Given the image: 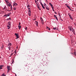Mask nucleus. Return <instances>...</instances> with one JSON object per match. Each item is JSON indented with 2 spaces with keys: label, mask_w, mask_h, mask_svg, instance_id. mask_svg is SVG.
Wrapping results in <instances>:
<instances>
[{
  "label": "nucleus",
  "mask_w": 76,
  "mask_h": 76,
  "mask_svg": "<svg viewBox=\"0 0 76 76\" xmlns=\"http://www.w3.org/2000/svg\"><path fill=\"white\" fill-rule=\"evenodd\" d=\"M15 35H16V36L17 38L16 39H18V38H19V34L15 33Z\"/></svg>",
  "instance_id": "1"
},
{
  "label": "nucleus",
  "mask_w": 76,
  "mask_h": 76,
  "mask_svg": "<svg viewBox=\"0 0 76 76\" xmlns=\"http://www.w3.org/2000/svg\"><path fill=\"white\" fill-rule=\"evenodd\" d=\"M69 29L71 31H73L72 30V29H73V28L72 26L69 27Z\"/></svg>",
  "instance_id": "2"
},
{
  "label": "nucleus",
  "mask_w": 76,
  "mask_h": 76,
  "mask_svg": "<svg viewBox=\"0 0 76 76\" xmlns=\"http://www.w3.org/2000/svg\"><path fill=\"white\" fill-rule=\"evenodd\" d=\"M9 16V14L8 13L7 14H5V15H4V17H7V16Z\"/></svg>",
  "instance_id": "3"
},
{
  "label": "nucleus",
  "mask_w": 76,
  "mask_h": 76,
  "mask_svg": "<svg viewBox=\"0 0 76 76\" xmlns=\"http://www.w3.org/2000/svg\"><path fill=\"white\" fill-rule=\"evenodd\" d=\"M7 69H8V72H9V71L10 70V67L9 66H7Z\"/></svg>",
  "instance_id": "4"
},
{
  "label": "nucleus",
  "mask_w": 76,
  "mask_h": 76,
  "mask_svg": "<svg viewBox=\"0 0 76 76\" xmlns=\"http://www.w3.org/2000/svg\"><path fill=\"white\" fill-rule=\"evenodd\" d=\"M40 19L41 20V22L42 23H44V20H43V19H42V18H40Z\"/></svg>",
  "instance_id": "5"
},
{
  "label": "nucleus",
  "mask_w": 76,
  "mask_h": 76,
  "mask_svg": "<svg viewBox=\"0 0 76 76\" xmlns=\"http://www.w3.org/2000/svg\"><path fill=\"white\" fill-rule=\"evenodd\" d=\"M8 25H9L10 26H11V22H10V21L8 22Z\"/></svg>",
  "instance_id": "6"
},
{
  "label": "nucleus",
  "mask_w": 76,
  "mask_h": 76,
  "mask_svg": "<svg viewBox=\"0 0 76 76\" xmlns=\"http://www.w3.org/2000/svg\"><path fill=\"white\" fill-rule=\"evenodd\" d=\"M7 27L8 28L7 29H10V27H11V26H10L9 25H7Z\"/></svg>",
  "instance_id": "7"
},
{
  "label": "nucleus",
  "mask_w": 76,
  "mask_h": 76,
  "mask_svg": "<svg viewBox=\"0 0 76 76\" xmlns=\"http://www.w3.org/2000/svg\"><path fill=\"white\" fill-rule=\"evenodd\" d=\"M4 65H0V69H2V68L3 67Z\"/></svg>",
  "instance_id": "8"
},
{
  "label": "nucleus",
  "mask_w": 76,
  "mask_h": 76,
  "mask_svg": "<svg viewBox=\"0 0 76 76\" xmlns=\"http://www.w3.org/2000/svg\"><path fill=\"white\" fill-rule=\"evenodd\" d=\"M46 7V9L47 10H49V8H48V6H46L45 7Z\"/></svg>",
  "instance_id": "9"
},
{
  "label": "nucleus",
  "mask_w": 76,
  "mask_h": 76,
  "mask_svg": "<svg viewBox=\"0 0 76 76\" xmlns=\"http://www.w3.org/2000/svg\"><path fill=\"white\" fill-rule=\"evenodd\" d=\"M12 45V43H8V46H9V47H10Z\"/></svg>",
  "instance_id": "10"
},
{
  "label": "nucleus",
  "mask_w": 76,
  "mask_h": 76,
  "mask_svg": "<svg viewBox=\"0 0 76 76\" xmlns=\"http://www.w3.org/2000/svg\"><path fill=\"white\" fill-rule=\"evenodd\" d=\"M67 7H68V9H69V10H72V9H71V8H70V7H69V6H67Z\"/></svg>",
  "instance_id": "11"
},
{
  "label": "nucleus",
  "mask_w": 76,
  "mask_h": 76,
  "mask_svg": "<svg viewBox=\"0 0 76 76\" xmlns=\"http://www.w3.org/2000/svg\"><path fill=\"white\" fill-rule=\"evenodd\" d=\"M35 22H36V26H38V22L37 21H35Z\"/></svg>",
  "instance_id": "12"
},
{
  "label": "nucleus",
  "mask_w": 76,
  "mask_h": 76,
  "mask_svg": "<svg viewBox=\"0 0 76 76\" xmlns=\"http://www.w3.org/2000/svg\"><path fill=\"white\" fill-rule=\"evenodd\" d=\"M17 5H18V4H17V3H13V5L14 6H17Z\"/></svg>",
  "instance_id": "13"
},
{
  "label": "nucleus",
  "mask_w": 76,
  "mask_h": 76,
  "mask_svg": "<svg viewBox=\"0 0 76 76\" xmlns=\"http://www.w3.org/2000/svg\"><path fill=\"white\" fill-rule=\"evenodd\" d=\"M54 17H55L56 18V20H58V19L57 18V16L56 15H54Z\"/></svg>",
  "instance_id": "14"
},
{
  "label": "nucleus",
  "mask_w": 76,
  "mask_h": 76,
  "mask_svg": "<svg viewBox=\"0 0 76 76\" xmlns=\"http://www.w3.org/2000/svg\"><path fill=\"white\" fill-rule=\"evenodd\" d=\"M46 28H47V29H48V30H49V31H50V28L48 27V26H47V27H46Z\"/></svg>",
  "instance_id": "15"
},
{
  "label": "nucleus",
  "mask_w": 76,
  "mask_h": 76,
  "mask_svg": "<svg viewBox=\"0 0 76 76\" xmlns=\"http://www.w3.org/2000/svg\"><path fill=\"white\" fill-rule=\"evenodd\" d=\"M70 14L69 13H68V15L69 16V18H71L72 17V16H71V15H70Z\"/></svg>",
  "instance_id": "16"
},
{
  "label": "nucleus",
  "mask_w": 76,
  "mask_h": 76,
  "mask_svg": "<svg viewBox=\"0 0 76 76\" xmlns=\"http://www.w3.org/2000/svg\"><path fill=\"white\" fill-rule=\"evenodd\" d=\"M53 29L54 30H56V29H57V28H53Z\"/></svg>",
  "instance_id": "17"
},
{
  "label": "nucleus",
  "mask_w": 76,
  "mask_h": 76,
  "mask_svg": "<svg viewBox=\"0 0 76 76\" xmlns=\"http://www.w3.org/2000/svg\"><path fill=\"white\" fill-rule=\"evenodd\" d=\"M49 4L50 5V6H51L52 8V7H53V5L51 3H50Z\"/></svg>",
  "instance_id": "18"
},
{
  "label": "nucleus",
  "mask_w": 76,
  "mask_h": 76,
  "mask_svg": "<svg viewBox=\"0 0 76 76\" xmlns=\"http://www.w3.org/2000/svg\"><path fill=\"white\" fill-rule=\"evenodd\" d=\"M10 5L9 6V7H10V6H11V7H11V10H12V5H10Z\"/></svg>",
  "instance_id": "19"
},
{
  "label": "nucleus",
  "mask_w": 76,
  "mask_h": 76,
  "mask_svg": "<svg viewBox=\"0 0 76 76\" xmlns=\"http://www.w3.org/2000/svg\"><path fill=\"white\" fill-rule=\"evenodd\" d=\"M18 27H19V29L21 28V26H18Z\"/></svg>",
  "instance_id": "20"
},
{
  "label": "nucleus",
  "mask_w": 76,
  "mask_h": 76,
  "mask_svg": "<svg viewBox=\"0 0 76 76\" xmlns=\"http://www.w3.org/2000/svg\"><path fill=\"white\" fill-rule=\"evenodd\" d=\"M31 12H28V14L29 16H31Z\"/></svg>",
  "instance_id": "21"
},
{
  "label": "nucleus",
  "mask_w": 76,
  "mask_h": 76,
  "mask_svg": "<svg viewBox=\"0 0 76 76\" xmlns=\"http://www.w3.org/2000/svg\"><path fill=\"white\" fill-rule=\"evenodd\" d=\"M42 7H43V9H45V7H44V5H42Z\"/></svg>",
  "instance_id": "22"
},
{
  "label": "nucleus",
  "mask_w": 76,
  "mask_h": 76,
  "mask_svg": "<svg viewBox=\"0 0 76 76\" xmlns=\"http://www.w3.org/2000/svg\"><path fill=\"white\" fill-rule=\"evenodd\" d=\"M28 12L31 13V11L30 9L29 10Z\"/></svg>",
  "instance_id": "23"
},
{
  "label": "nucleus",
  "mask_w": 76,
  "mask_h": 76,
  "mask_svg": "<svg viewBox=\"0 0 76 76\" xmlns=\"http://www.w3.org/2000/svg\"><path fill=\"white\" fill-rule=\"evenodd\" d=\"M9 49V50L10 51V49L11 48V47H8Z\"/></svg>",
  "instance_id": "24"
},
{
  "label": "nucleus",
  "mask_w": 76,
  "mask_h": 76,
  "mask_svg": "<svg viewBox=\"0 0 76 76\" xmlns=\"http://www.w3.org/2000/svg\"><path fill=\"white\" fill-rule=\"evenodd\" d=\"M27 7L28 8V7H29V4L27 5Z\"/></svg>",
  "instance_id": "25"
},
{
  "label": "nucleus",
  "mask_w": 76,
  "mask_h": 76,
  "mask_svg": "<svg viewBox=\"0 0 76 76\" xmlns=\"http://www.w3.org/2000/svg\"><path fill=\"white\" fill-rule=\"evenodd\" d=\"M52 8L53 9V12H54V8L53 7H52Z\"/></svg>",
  "instance_id": "26"
},
{
  "label": "nucleus",
  "mask_w": 76,
  "mask_h": 76,
  "mask_svg": "<svg viewBox=\"0 0 76 76\" xmlns=\"http://www.w3.org/2000/svg\"><path fill=\"white\" fill-rule=\"evenodd\" d=\"M3 13H4V14H6V12H4V11H3Z\"/></svg>",
  "instance_id": "27"
},
{
  "label": "nucleus",
  "mask_w": 76,
  "mask_h": 76,
  "mask_svg": "<svg viewBox=\"0 0 76 76\" xmlns=\"http://www.w3.org/2000/svg\"><path fill=\"white\" fill-rule=\"evenodd\" d=\"M13 53H12V54H11L10 55V57H11V56H12V55H13Z\"/></svg>",
  "instance_id": "28"
},
{
  "label": "nucleus",
  "mask_w": 76,
  "mask_h": 76,
  "mask_svg": "<svg viewBox=\"0 0 76 76\" xmlns=\"http://www.w3.org/2000/svg\"><path fill=\"white\" fill-rule=\"evenodd\" d=\"M38 8L40 10H41V9L39 8V7L38 6Z\"/></svg>",
  "instance_id": "29"
},
{
  "label": "nucleus",
  "mask_w": 76,
  "mask_h": 76,
  "mask_svg": "<svg viewBox=\"0 0 76 76\" xmlns=\"http://www.w3.org/2000/svg\"><path fill=\"white\" fill-rule=\"evenodd\" d=\"M70 19H71V20H73V18L71 17H70Z\"/></svg>",
  "instance_id": "30"
},
{
  "label": "nucleus",
  "mask_w": 76,
  "mask_h": 76,
  "mask_svg": "<svg viewBox=\"0 0 76 76\" xmlns=\"http://www.w3.org/2000/svg\"><path fill=\"white\" fill-rule=\"evenodd\" d=\"M25 30H27V27H26V28H25Z\"/></svg>",
  "instance_id": "31"
},
{
  "label": "nucleus",
  "mask_w": 76,
  "mask_h": 76,
  "mask_svg": "<svg viewBox=\"0 0 76 76\" xmlns=\"http://www.w3.org/2000/svg\"><path fill=\"white\" fill-rule=\"evenodd\" d=\"M40 4L42 5H42H43V4H42V3L41 2H40Z\"/></svg>",
  "instance_id": "32"
},
{
  "label": "nucleus",
  "mask_w": 76,
  "mask_h": 76,
  "mask_svg": "<svg viewBox=\"0 0 76 76\" xmlns=\"http://www.w3.org/2000/svg\"><path fill=\"white\" fill-rule=\"evenodd\" d=\"M6 6H5L4 9H6Z\"/></svg>",
  "instance_id": "33"
},
{
  "label": "nucleus",
  "mask_w": 76,
  "mask_h": 76,
  "mask_svg": "<svg viewBox=\"0 0 76 76\" xmlns=\"http://www.w3.org/2000/svg\"><path fill=\"white\" fill-rule=\"evenodd\" d=\"M20 22L19 23V24L18 26H20Z\"/></svg>",
  "instance_id": "34"
},
{
  "label": "nucleus",
  "mask_w": 76,
  "mask_h": 76,
  "mask_svg": "<svg viewBox=\"0 0 76 76\" xmlns=\"http://www.w3.org/2000/svg\"><path fill=\"white\" fill-rule=\"evenodd\" d=\"M13 62H14V61L13 60V61L12 62V64H13Z\"/></svg>",
  "instance_id": "35"
},
{
  "label": "nucleus",
  "mask_w": 76,
  "mask_h": 76,
  "mask_svg": "<svg viewBox=\"0 0 76 76\" xmlns=\"http://www.w3.org/2000/svg\"><path fill=\"white\" fill-rule=\"evenodd\" d=\"M14 10H16V8H14Z\"/></svg>",
  "instance_id": "36"
},
{
  "label": "nucleus",
  "mask_w": 76,
  "mask_h": 76,
  "mask_svg": "<svg viewBox=\"0 0 76 76\" xmlns=\"http://www.w3.org/2000/svg\"><path fill=\"white\" fill-rule=\"evenodd\" d=\"M8 14H9V15L11 14V13L10 12V13H8Z\"/></svg>",
  "instance_id": "37"
},
{
  "label": "nucleus",
  "mask_w": 76,
  "mask_h": 76,
  "mask_svg": "<svg viewBox=\"0 0 76 76\" xmlns=\"http://www.w3.org/2000/svg\"><path fill=\"white\" fill-rule=\"evenodd\" d=\"M7 20H9V18H8L7 19Z\"/></svg>",
  "instance_id": "38"
},
{
  "label": "nucleus",
  "mask_w": 76,
  "mask_h": 76,
  "mask_svg": "<svg viewBox=\"0 0 76 76\" xmlns=\"http://www.w3.org/2000/svg\"><path fill=\"white\" fill-rule=\"evenodd\" d=\"M65 5H66V7H67V6H68L67 5V4H65Z\"/></svg>",
  "instance_id": "39"
},
{
  "label": "nucleus",
  "mask_w": 76,
  "mask_h": 76,
  "mask_svg": "<svg viewBox=\"0 0 76 76\" xmlns=\"http://www.w3.org/2000/svg\"><path fill=\"white\" fill-rule=\"evenodd\" d=\"M44 6H46V4L44 3Z\"/></svg>",
  "instance_id": "40"
},
{
  "label": "nucleus",
  "mask_w": 76,
  "mask_h": 76,
  "mask_svg": "<svg viewBox=\"0 0 76 76\" xmlns=\"http://www.w3.org/2000/svg\"><path fill=\"white\" fill-rule=\"evenodd\" d=\"M28 10H29V9H30V8H28Z\"/></svg>",
  "instance_id": "41"
},
{
  "label": "nucleus",
  "mask_w": 76,
  "mask_h": 76,
  "mask_svg": "<svg viewBox=\"0 0 76 76\" xmlns=\"http://www.w3.org/2000/svg\"><path fill=\"white\" fill-rule=\"evenodd\" d=\"M59 16H60H60H61V15H60V14H59Z\"/></svg>",
  "instance_id": "42"
},
{
  "label": "nucleus",
  "mask_w": 76,
  "mask_h": 76,
  "mask_svg": "<svg viewBox=\"0 0 76 76\" xmlns=\"http://www.w3.org/2000/svg\"><path fill=\"white\" fill-rule=\"evenodd\" d=\"M9 19H10V20H11V18H9Z\"/></svg>",
  "instance_id": "43"
},
{
  "label": "nucleus",
  "mask_w": 76,
  "mask_h": 76,
  "mask_svg": "<svg viewBox=\"0 0 76 76\" xmlns=\"http://www.w3.org/2000/svg\"><path fill=\"white\" fill-rule=\"evenodd\" d=\"M55 13H56V14H57V12H55Z\"/></svg>",
  "instance_id": "44"
},
{
  "label": "nucleus",
  "mask_w": 76,
  "mask_h": 76,
  "mask_svg": "<svg viewBox=\"0 0 76 76\" xmlns=\"http://www.w3.org/2000/svg\"><path fill=\"white\" fill-rule=\"evenodd\" d=\"M15 53H16V51L15 50Z\"/></svg>",
  "instance_id": "45"
},
{
  "label": "nucleus",
  "mask_w": 76,
  "mask_h": 76,
  "mask_svg": "<svg viewBox=\"0 0 76 76\" xmlns=\"http://www.w3.org/2000/svg\"><path fill=\"white\" fill-rule=\"evenodd\" d=\"M3 46H2V48H3Z\"/></svg>",
  "instance_id": "46"
},
{
  "label": "nucleus",
  "mask_w": 76,
  "mask_h": 76,
  "mask_svg": "<svg viewBox=\"0 0 76 76\" xmlns=\"http://www.w3.org/2000/svg\"><path fill=\"white\" fill-rule=\"evenodd\" d=\"M74 53L75 54H76V52H74Z\"/></svg>",
  "instance_id": "47"
},
{
  "label": "nucleus",
  "mask_w": 76,
  "mask_h": 76,
  "mask_svg": "<svg viewBox=\"0 0 76 76\" xmlns=\"http://www.w3.org/2000/svg\"><path fill=\"white\" fill-rule=\"evenodd\" d=\"M71 54H73V53H71Z\"/></svg>",
  "instance_id": "48"
},
{
  "label": "nucleus",
  "mask_w": 76,
  "mask_h": 76,
  "mask_svg": "<svg viewBox=\"0 0 76 76\" xmlns=\"http://www.w3.org/2000/svg\"><path fill=\"white\" fill-rule=\"evenodd\" d=\"M72 30H74V29H73V28L72 29Z\"/></svg>",
  "instance_id": "49"
},
{
  "label": "nucleus",
  "mask_w": 76,
  "mask_h": 76,
  "mask_svg": "<svg viewBox=\"0 0 76 76\" xmlns=\"http://www.w3.org/2000/svg\"><path fill=\"white\" fill-rule=\"evenodd\" d=\"M74 5H75V6H76V4H74Z\"/></svg>",
  "instance_id": "50"
},
{
  "label": "nucleus",
  "mask_w": 76,
  "mask_h": 76,
  "mask_svg": "<svg viewBox=\"0 0 76 76\" xmlns=\"http://www.w3.org/2000/svg\"><path fill=\"white\" fill-rule=\"evenodd\" d=\"M35 2H37V1H36Z\"/></svg>",
  "instance_id": "51"
},
{
  "label": "nucleus",
  "mask_w": 76,
  "mask_h": 76,
  "mask_svg": "<svg viewBox=\"0 0 76 76\" xmlns=\"http://www.w3.org/2000/svg\"><path fill=\"white\" fill-rule=\"evenodd\" d=\"M75 56H76V54H75Z\"/></svg>",
  "instance_id": "52"
},
{
  "label": "nucleus",
  "mask_w": 76,
  "mask_h": 76,
  "mask_svg": "<svg viewBox=\"0 0 76 76\" xmlns=\"http://www.w3.org/2000/svg\"><path fill=\"white\" fill-rule=\"evenodd\" d=\"M15 76H17L16 75V74H15Z\"/></svg>",
  "instance_id": "53"
},
{
  "label": "nucleus",
  "mask_w": 76,
  "mask_h": 76,
  "mask_svg": "<svg viewBox=\"0 0 76 76\" xmlns=\"http://www.w3.org/2000/svg\"><path fill=\"white\" fill-rule=\"evenodd\" d=\"M0 13L1 14V12H0Z\"/></svg>",
  "instance_id": "54"
},
{
  "label": "nucleus",
  "mask_w": 76,
  "mask_h": 76,
  "mask_svg": "<svg viewBox=\"0 0 76 76\" xmlns=\"http://www.w3.org/2000/svg\"><path fill=\"white\" fill-rule=\"evenodd\" d=\"M7 10V11H9V10Z\"/></svg>",
  "instance_id": "55"
},
{
  "label": "nucleus",
  "mask_w": 76,
  "mask_h": 76,
  "mask_svg": "<svg viewBox=\"0 0 76 76\" xmlns=\"http://www.w3.org/2000/svg\"><path fill=\"white\" fill-rule=\"evenodd\" d=\"M37 0V1H38V0Z\"/></svg>",
  "instance_id": "56"
},
{
  "label": "nucleus",
  "mask_w": 76,
  "mask_h": 76,
  "mask_svg": "<svg viewBox=\"0 0 76 76\" xmlns=\"http://www.w3.org/2000/svg\"><path fill=\"white\" fill-rule=\"evenodd\" d=\"M9 12H10V11L9 10Z\"/></svg>",
  "instance_id": "57"
},
{
  "label": "nucleus",
  "mask_w": 76,
  "mask_h": 76,
  "mask_svg": "<svg viewBox=\"0 0 76 76\" xmlns=\"http://www.w3.org/2000/svg\"><path fill=\"white\" fill-rule=\"evenodd\" d=\"M74 24H75V23Z\"/></svg>",
  "instance_id": "58"
},
{
  "label": "nucleus",
  "mask_w": 76,
  "mask_h": 76,
  "mask_svg": "<svg viewBox=\"0 0 76 76\" xmlns=\"http://www.w3.org/2000/svg\"><path fill=\"white\" fill-rule=\"evenodd\" d=\"M2 12H3V11H2Z\"/></svg>",
  "instance_id": "59"
}]
</instances>
